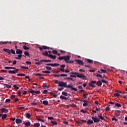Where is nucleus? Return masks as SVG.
Returning a JSON list of instances; mask_svg holds the SVG:
<instances>
[{
    "instance_id": "38",
    "label": "nucleus",
    "mask_w": 127,
    "mask_h": 127,
    "mask_svg": "<svg viewBox=\"0 0 127 127\" xmlns=\"http://www.w3.org/2000/svg\"><path fill=\"white\" fill-rule=\"evenodd\" d=\"M52 52L53 54H57V53H58L57 50H53Z\"/></svg>"
},
{
    "instance_id": "42",
    "label": "nucleus",
    "mask_w": 127,
    "mask_h": 127,
    "mask_svg": "<svg viewBox=\"0 0 127 127\" xmlns=\"http://www.w3.org/2000/svg\"><path fill=\"white\" fill-rule=\"evenodd\" d=\"M110 110H111V108H110V105H109L106 108V111H107V112L110 111Z\"/></svg>"
},
{
    "instance_id": "59",
    "label": "nucleus",
    "mask_w": 127,
    "mask_h": 127,
    "mask_svg": "<svg viewBox=\"0 0 127 127\" xmlns=\"http://www.w3.org/2000/svg\"><path fill=\"white\" fill-rule=\"evenodd\" d=\"M60 64H54V67H57V66H60Z\"/></svg>"
},
{
    "instance_id": "50",
    "label": "nucleus",
    "mask_w": 127,
    "mask_h": 127,
    "mask_svg": "<svg viewBox=\"0 0 127 127\" xmlns=\"http://www.w3.org/2000/svg\"><path fill=\"white\" fill-rule=\"evenodd\" d=\"M43 87H44V88H48V86L46 83H44L43 84Z\"/></svg>"
},
{
    "instance_id": "22",
    "label": "nucleus",
    "mask_w": 127,
    "mask_h": 127,
    "mask_svg": "<svg viewBox=\"0 0 127 127\" xmlns=\"http://www.w3.org/2000/svg\"><path fill=\"white\" fill-rule=\"evenodd\" d=\"M49 57L52 59H56V56H53L52 55H49Z\"/></svg>"
},
{
    "instance_id": "8",
    "label": "nucleus",
    "mask_w": 127,
    "mask_h": 127,
    "mask_svg": "<svg viewBox=\"0 0 127 127\" xmlns=\"http://www.w3.org/2000/svg\"><path fill=\"white\" fill-rule=\"evenodd\" d=\"M74 61H75L78 65H84V62H83V61H81L80 60H74Z\"/></svg>"
},
{
    "instance_id": "15",
    "label": "nucleus",
    "mask_w": 127,
    "mask_h": 127,
    "mask_svg": "<svg viewBox=\"0 0 127 127\" xmlns=\"http://www.w3.org/2000/svg\"><path fill=\"white\" fill-rule=\"evenodd\" d=\"M3 51H4V52H6L7 53H8V54L9 55H10L11 53H10V51L9 50V49H3Z\"/></svg>"
},
{
    "instance_id": "1",
    "label": "nucleus",
    "mask_w": 127,
    "mask_h": 127,
    "mask_svg": "<svg viewBox=\"0 0 127 127\" xmlns=\"http://www.w3.org/2000/svg\"><path fill=\"white\" fill-rule=\"evenodd\" d=\"M70 74H72L73 75V78H77V76L78 78H80V79H82V80H87L86 76L82 74H79L77 72H71Z\"/></svg>"
},
{
    "instance_id": "63",
    "label": "nucleus",
    "mask_w": 127,
    "mask_h": 127,
    "mask_svg": "<svg viewBox=\"0 0 127 127\" xmlns=\"http://www.w3.org/2000/svg\"><path fill=\"white\" fill-rule=\"evenodd\" d=\"M36 119L37 120V121H39L40 122V121L41 120V119L40 118V117L37 116L36 117Z\"/></svg>"
},
{
    "instance_id": "10",
    "label": "nucleus",
    "mask_w": 127,
    "mask_h": 127,
    "mask_svg": "<svg viewBox=\"0 0 127 127\" xmlns=\"http://www.w3.org/2000/svg\"><path fill=\"white\" fill-rule=\"evenodd\" d=\"M6 117H7V116L6 115V114H1L0 113V118H1L2 120H5V119H6Z\"/></svg>"
},
{
    "instance_id": "58",
    "label": "nucleus",
    "mask_w": 127,
    "mask_h": 127,
    "mask_svg": "<svg viewBox=\"0 0 127 127\" xmlns=\"http://www.w3.org/2000/svg\"><path fill=\"white\" fill-rule=\"evenodd\" d=\"M42 62H45V60H42L39 61V63H40V65H41V64H42Z\"/></svg>"
},
{
    "instance_id": "53",
    "label": "nucleus",
    "mask_w": 127,
    "mask_h": 127,
    "mask_svg": "<svg viewBox=\"0 0 127 127\" xmlns=\"http://www.w3.org/2000/svg\"><path fill=\"white\" fill-rule=\"evenodd\" d=\"M80 112L81 113H84V114H87V111H85V110H84L83 109H81L80 110Z\"/></svg>"
},
{
    "instance_id": "29",
    "label": "nucleus",
    "mask_w": 127,
    "mask_h": 127,
    "mask_svg": "<svg viewBox=\"0 0 127 127\" xmlns=\"http://www.w3.org/2000/svg\"><path fill=\"white\" fill-rule=\"evenodd\" d=\"M60 99L62 100H68V98L65 97L62 95L60 96Z\"/></svg>"
},
{
    "instance_id": "56",
    "label": "nucleus",
    "mask_w": 127,
    "mask_h": 127,
    "mask_svg": "<svg viewBox=\"0 0 127 127\" xmlns=\"http://www.w3.org/2000/svg\"><path fill=\"white\" fill-rule=\"evenodd\" d=\"M115 97H120V93H116L114 94Z\"/></svg>"
},
{
    "instance_id": "19",
    "label": "nucleus",
    "mask_w": 127,
    "mask_h": 127,
    "mask_svg": "<svg viewBox=\"0 0 127 127\" xmlns=\"http://www.w3.org/2000/svg\"><path fill=\"white\" fill-rule=\"evenodd\" d=\"M17 110H23V109H24V107H23V105H20L17 106Z\"/></svg>"
},
{
    "instance_id": "16",
    "label": "nucleus",
    "mask_w": 127,
    "mask_h": 127,
    "mask_svg": "<svg viewBox=\"0 0 127 127\" xmlns=\"http://www.w3.org/2000/svg\"><path fill=\"white\" fill-rule=\"evenodd\" d=\"M65 88H69V89H71L73 88V84L72 83H70L68 85H67V84L66 85Z\"/></svg>"
},
{
    "instance_id": "27",
    "label": "nucleus",
    "mask_w": 127,
    "mask_h": 127,
    "mask_svg": "<svg viewBox=\"0 0 127 127\" xmlns=\"http://www.w3.org/2000/svg\"><path fill=\"white\" fill-rule=\"evenodd\" d=\"M24 125L26 127H28V126H30V125H31V123H30V122H28L25 123Z\"/></svg>"
},
{
    "instance_id": "54",
    "label": "nucleus",
    "mask_w": 127,
    "mask_h": 127,
    "mask_svg": "<svg viewBox=\"0 0 127 127\" xmlns=\"http://www.w3.org/2000/svg\"><path fill=\"white\" fill-rule=\"evenodd\" d=\"M20 68L22 69H29L28 67H25L24 66H21Z\"/></svg>"
},
{
    "instance_id": "49",
    "label": "nucleus",
    "mask_w": 127,
    "mask_h": 127,
    "mask_svg": "<svg viewBox=\"0 0 127 127\" xmlns=\"http://www.w3.org/2000/svg\"><path fill=\"white\" fill-rule=\"evenodd\" d=\"M42 73H50L51 72L49 70H45V71H43Z\"/></svg>"
},
{
    "instance_id": "7",
    "label": "nucleus",
    "mask_w": 127,
    "mask_h": 127,
    "mask_svg": "<svg viewBox=\"0 0 127 127\" xmlns=\"http://www.w3.org/2000/svg\"><path fill=\"white\" fill-rule=\"evenodd\" d=\"M70 56H64V60L65 62V63H68L69 60H70Z\"/></svg>"
},
{
    "instance_id": "26",
    "label": "nucleus",
    "mask_w": 127,
    "mask_h": 127,
    "mask_svg": "<svg viewBox=\"0 0 127 127\" xmlns=\"http://www.w3.org/2000/svg\"><path fill=\"white\" fill-rule=\"evenodd\" d=\"M43 104L45 106H48V101L44 100L43 101Z\"/></svg>"
},
{
    "instance_id": "48",
    "label": "nucleus",
    "mask_w": 127,
    "mask_h": 127,
    "mask_svg": "<svg viewBox=\"0 0 127 127\" xmlns=\"http://www.w3.org/2000/svg\"><path fill=\"white\" fill-rule=\"evenodd\" d=\"M89 85L90 86V87H92V88H96V86L94 85L93 84L91 83V82L89 83Z\"/></svg>"
},
{
    "instance_id": "40",
    "label": "nucleus",
    "mask_w": 127,
    "mask_h": 127,
    "mask_svg": "<svg viewBox=\"0 0 127 127\" xmlns=\"http://www.w3.org/2000/svg\"><path fill=\"white\" fill-rule=\"evenodd\" d=\"M100 71H101L102 73H107V70L106 69H101Z\"/></svg>"
},
{
    "instance_id": "28",
    "label": "nucleus",
    "mask_w": 127,
    "mask_h": 127,
    "mask_svg": "<svg viewBox=\"0 0 127 127\" xmlns=\"http://www.w3.org/2000/svg\"><path fill=\"white\" fill-rule=\"evenodd\" d=\"M101 82H102V83H105V84H106V85H108V81L105 80V79H102Z\"/></svg>"
},
{
    "instance_id": "46",
    "label": "nucleus",
    "mask_w": 127,
    "mask_h": 127,
    "mask_svg": "<svg viewBox=\"0 0 127 127\" xmlns=\"http://www.w3.org/2000/svg\"><path fill=\"white\" fill-rule=\"evenodd\" d=\"M45 68L47 70H52V68L50 66H45Z\"/></svg>"
},
{
    "instance_id": "23",
    "label": "nucleus",
    "mask_w": 127,
    "mask_h": 127,
    "mask_svg": "<svg viewBox=\"0 0 127 127\" xmlns=\"http://www.w3.org/2000/svg\"><path fill=\"white\" fill-rule=\"evenodd\" d=\"M51 124H52V125H54L55 126H57V125H58V123L56 122V121H51Z\"/></svg>"
},
{
    "instance_id": "12",
    "label": "nucleus",
    "mask_w": 127,
    "mask_h": 127,
    "mask_svg": "<svg viewBox=\"0 0 127 127\" xmlns=\"http://www.w3.org/2000/svg\"><path fill=\"white\" fill-rule=\"evenodd\" d=\"M81 102H83L84 103L83 104V107H87L88 106V101L87 100H81Z\"/></svg>"
},
{
    "instance_id": "17",
    "label": "nucleus",
    "mask_w": 127,
    "mask_h": 127,
    "mask_svg": "<svg viewBox=\"0 0 127 127\" xmlns=\"http://www.w3.org/2000/svg\"><path fill=\"white\" fill-rule=\"evenodd\" d=\"M7 43H9V44H11V43H12V42H0V44L2 45V44H6Z\"/></svg>"
},
{
    "instance_id": "43",
    "label": "nucleus",
    "mask_w": 127,
    "mask_h": 127,
    "mask_svg": "<svg viewBox=\"0 0 127 127\" xmlns=\"http://www.w3.org/2000/svg\"><path fill=\"white\" fill-rule=\"evenodd\" d=\"M10 52L12 54H15V51L14 50H13V49H11Z\"/></svg>"
},
{
    "instance_id": "41",
    "label": "nucleus",
    "mask_w": 127,
    "mask_h": 127,
    "mask_svg": "<svg viewBox=\"0 0 127 127\" xmlns=\"http://www.w3.org/2000/svg\"><path fill=\"white\" fill-rule=\"evenodd\" d=\"M96 77H99V78H102V79H103V78H104V77L101 75V74H97L96 75Z\"/></svg>"
},
{
    "instance_id": "32",
    "label": "nucleus",
    "mask_w": 127,
    "mask_h": 127,
    "mask_svg": "<svg viewBox=\"0 0 127 127\" xmlns=\"http://www.w3.org/2000/svg\"><path fill=\"white\" fill-rule=\"evenodd\" d=\"M13 87L15 90H18V89H19V87H17L16 84H14Z\"/></svg>"
},
{
    "instance_id": "45",
    "label": "nucleus",
    "mask_w": 127,
    "mask_h": 127,
    "mask_svg": "<svg viewBox=\"0 0 127 127\" xmlns=\"http://www.w3.org/2000/svg\"><path fill=\"white\" fill-rule=\"evenodd\" d=\"M98 117H99V119H100L101 120H105V119L104 118V117L102 116V115H98Z\"/></svg>"
},
{
    "instance_id": "44",
    "label": "nucleus",
    "mask_w": 127,
    "mask_h": 127,
    "mask_svg": "<svg viewBox=\"0 0 127 127\" xmlns=\"http://www.w3.org/2000/svg\"><path fill=\"white\" fill-rule=\"evenodd\" d=\"M59 60H64V56H60L59 57Z\"/></svg>"
},
{
    "instance_id": "5",
    "label": "nucleus",
    "mask_w": 127,
    "mask_h": 127,
    "mask_svg": "<svg viewBox=\"0 0 127 127\" xmlns=\"http://www.w3.org/2000/svg\"><path fill=\"white\" fill-rule=\"evenodd\" d=\"M66 84L67 82H64V81H60L59 82V86L60 87H64V88H66Z\"/></svg>"
},
{
    "instance_id": "13",
    "label": "nucleus",
    "mask_w": 127,
    "mask_h": 127,
    "mask_svg": "<svg viewBox=\"0 0 127 127\" xmlns=\"http://www.w3.org/2000/svg\"><path fill=\"white\" fill-rule=\"evenodd\" d=\"M88 125H93L94 124V121L92 119H89L87 122Z\"/></svg>"
},
{
    "instance_id": "61",
    "label": "nucleus",
    "mask_w": 127,
    "mask_h": 127,
    "mask_svg": "<svg viewBox=\"0 0 127 127\" xmlns=\"http://www.w3.org/2000/svg\"><path fill=\"white\" fill-rule=\"evenodd\" d=\"M35 94H36V95H38V94H40V92L39 91L35 90Z\"/></svg>"
},
{
    "instance_id": "47",
    "label": "nucleus",
    "mask_w": 127,
    "mask_h": 127,
    "mask_svg": "<svg viewBox=\"0 0 127 127\" xmlns=\"http://www.w3.org/2000/svg\"><path fill=\"white\" fill-rule=\"evenodd\" d=\"M0 72H2V73H7V70L5 69H1Z\"/></svg>"
},
{
    "instance_id": "36",
    "label": "nucleus",
    "mask_w": 127,
    "mask_h": 127,
    "mask_svg": "<svg viewBox=\"0 0 127 127\" xmlns=\"http://www.w3.org/2000/svg\"><path fill=\"white\" fill-rule=\"evenodd\" d=\"M115 106L116 107H118V108L122 107V105H121V104H119V103H116Z\"/></svg>"
},
{
    "instance_id": "20",
    "label": "nucleus",
    "mask_w": 127,
    "mask_h": 127,
    "mask_svg": "<svg viewBox=\"0 0 127 127\" xmlns=\"http://www.w3.org/2000/svg\"><path fill=\"white\" fill-rule=\"evenodd\" d=\"M29 93H30V94H35V90H33L32 89H29L28 91Z\"/></svg>"
},
{
    "instance_id": "11",
    "label": "nucleus",
    "mask_w": 127,
    "mask_h": 127,
    "mask_svg": "<svg viewBox=\"0 0 127 127\" xmlns=\"http://www.w3.org/2000/svg\"><path fill=\"white\" fill-rule=\"evenodd\" d=\"M15 123H16V124L18 125L19 124H21L22 123V121L21 120V119H16L15 120Z\"/></svg>"
},
{
    "instance_id": "37",
    "label": "nucleus",
    "mask_w": 127,
    "mask_h": 127,
    "mask_svg": "<svg viewBox=\"0 0 127 127\" xmlns=\"http://www.w3.org/2000/svg\"><path fill=\"white\" fill-rule=\"evenodd\" d=\"M17 95L19 96V97H20V96H21V92H20V91L18 90L17 91Z\"/></svg>"
},
{
    "instance_id": "55",
    "label": "nucleus",
    "mask_w": 127,
    "mask_h": 127,
    "mask_svg": "<svg viewBox=\"0 0 127 127\" xmlns=\"http://www.w3.org/2000/svg\"><path fill=\"white\" fill-rule=\"evenodd\" d=\"M5 103H10V99H6Z\"/></svg>"
},
{
    "instance_id": "6",
    "label": "nucleus",
    "mask_w": 127,
    "mask_h": 127,
    "mask_svg": "<svg viewBox=\"0 0 127 127\" xmlns=\"http://www.w3.org/2000/svg\"><path fill=\"white\" fill-rule=\"evenodd\" d=\"M18 71H19L18 69H16L13 70H9L8 73L11 74H16V73H18Z\"/></svg>"
},
{
    "instance_id": "57",
    "label": "nucleus",
    "mask_w": 127,
    "mask_h": 127,
    "mask_svg": "<svg viewBox=\"0 0 127 127\" xmlns=\"http://www.w3.org/2000/svg\"><path fill=\"white\" fill-rule=\"evenodd\" d=\"M25 64H27V65H31V62L27 61V62H25Z\"/></svg>"
},
{
    "instance_id": "51",
    "label": "nucleus",
    "mask_w": 127,
    "mask_h": 127,
    "mask_svg": "<svg viewBox=\"0 0 127 127\" xmlns=\"http://www.w3.org/2000/svg\"><path fill=\"white\" fill-rule=\"evenodd\" d=\"M67 76H68V74H61V77H67Z\"/></svg>"
},
{
    "instance_id": "33",
    "label": "nucleus",
    "mask_w": 127,
    "mask_h": 127,
    "mask_svg": "<svg viewBox=\"0 0 127 127\" xmlns=\"http://www.w3.org/2000/svg\"><path fill=\"white\" fill-rule=\"evenodd\" d=\"M62 95H63V96H65V97H67V96H68V93H67V92L63 91L62 92Z\"/></svg>"
},
{
    "instance_id": "2",
    "label": "nucleus",
    "mask_w": 127,
    "mask_h": 127,
    "mask_svg": "<svg viewBox=\"0 0 127 127\" xmlns=\"http://www.w3.org/2000/svg\"><path fill=\"white\" fill-rule=\"evenodd\" d=\"M16 54H18V57H15V59H21L22 57V50L20 49H16Z\"/></svg>"
},
{
    "instance_id": "3",
    "label": "nucleus",
    "mask_w": 127,
    "mask_h": 127,
    "mask_svg": "<svg viewBox=\"0 0 127 127\" xmlns=\"http://www.w3.org/2000/svg\"><path fill=\"white\" fill-rule=\"evenodd\" d=\"M38 48H39L40 51H43V49L44 50H45L46 49H48V50H49V49H50L49 47L46 46H42V47H38Z\"/></svg>"
},
{
    "instance_id": "24",
    "label": "nucleus",
    "mask_w": 127,
    "mask_h": 127,
    "mask_svg": "<svg viewBox=\"0 0 127 127\" xmlns=\"http://www.w3.org/2000/svg\"><path fill=\"white\" fill-rule=\"evenodd\" d=\"M102 82L101 80H99V81H97L96 83V84L97 85V86H102Z\"/></svg>"
},
{
    "instance_id": "64",
    "label": "nucleus",
    "mask_w": 127,
    "mask_h": 127,
    "mask_svg": "<svg viewBox=\"0 0 127 127\" xmlns=\"http://www.w3.org/2000/svg\"><path fill=\"white\" fill-rule=\"evenodd\" d=\"M11 66H5L4 67V69H11Z\"/></svg>"
},
{
    "instance_id": "21",
    "label": "nucleus",
    "mask_w": 127,
    "mask_h": 127,
    "mask_svg": "<svg viewBox=\"0 0 127 127\" xmlns=\"http://www.w3.org/2000/svg\"><path fill=\"white\" fill-rule=\"evenodd\" d=\"M85 61H86V62H88V63H93V62H94L93 60L88 59H85Z\"/></svg>"
},
{
    "instance_id": "9",
    "label": "nucleus",
    "mask_w": 127,
    "mask_h": 127,
    "mask_svg": "<svg viewBox=\"0 0 127 127\" xmlns=\"http://www.w3.org/2000/svg\"><path fill=\"white\" fill-rule=\"evenodd\" d=\"M65 64L61 65L60 68V71H61L62 72H65Z\"/></svg>"
},
{
    "instance_id": "18",
    "label": "nucleus",
    "mask_w": 127,
    "mask_h": 127,
    "mask_svg": "<svg viewBox=\"0 0 127 127\" xmlns=\"http://www.w3.org/2000/svg\"><path fill=\"white\" fill-rule=\"evenodd\" d=\"M42 54L44 56H47L48 57H49V54H48V52L47 51H45V52L42 53Z\"/></svg>"
},
{
    "instance_id": "25",
    "label": "nucleus",
    "mask_w": 127,
    "mask_h": 127,
    "mask_svg": "<svg viewBox=\"0 0 127 127\" xmlns=\"http://www.w3.org/2000/svg\"><path fill=\"white\" fill-rule=\"evenodd\" d=\"M4 86L5 87H6V88H7V89H10V88H11V85H10L4 84Z\"/></svg>"
},
{
    "instance_id": "35",
    "label": "nucleus",
    "mask_w": 127,
    "mask_h": 127,
    "mask_svg": "<svg viewBox=\"0 0 127 127\" xmlns=\"http://www.w3.org/2000/svg\"><path fill=\"white\" fill-rule=\"evenodd\" d=\"M24 53L25 56H28V57H29L30 55H29V53H28V52H25Z\"/></svg>"
},
{
    "instance_id": "52",
    "label": "nucleus",
    "mask_w": 127,
    "mask_h": 127,
    "mask_svg": "<svg viewBox=\"0 0 127 127\" xmlns=\"http://www.w3.org/2000/svg\"><path fill=\"white\" fill-rule=\"evenodd\" d=\"M83 97L84 99H86L88 97V94H83Z\"/></svg>"
},
{
    "instance_id": "31",
    "label": "nucleus",
    "mask_w": 127,
    "mask_h": 127,
    "mask_svg": "<svg viewBox=\"0 0 127 127\" xmlns=\"http://www.w3.org/2000/svg\"><path fill=\"white\" fill-rule=\"evenodd\" d=\"M10 98L11 100H14V99H15V95H10Z\"/></svg>"
},
{
    "instance_id": "4",
    "label": "nucleus",
    "mask_w": 127,
    "mask_h": 127,
    "mask_svg": "<svg viewBox=\"0 0 127 127\" xmlns=\"http://www.w3.org/2000/svg\"><path fill=\"white\" fill-rule=\"evenodd\" d=\"M91 119H92L94 123H99V122L101 121V119H100V118H97V116L92 117Z\"/></svg>"
},
{
    "instance_id": "30",
    "label": "nucleus",
    "mask_w": 127,
    "mask_h": 127,
    "mask_svg": "<svg viewBox=\"0 0 127 127\" xmlns=\"http://www.w3.org/2000/svg\"><path fill=\"white\" fill-rule=\"evenodd\" d=\"M34 126L35 127H40V124L39 123H35L34 124Z\"/></svg>"
},
{
    "instance_id": "60",
    "label": "nucleus",
    "mask_w": 127,
    "mask_h": 127,
    "mask_svg": "<svg viewBox=\"0 0 127 127\" xmlns=\"http://www.w3.org/2000/svg\"><path fill=\"white\" fill-rule=\"evenodd\" d=\"M71 90H73V91H75V92H77V91H78V89H77V88L74 87H72L71 88Z\"/></svg>"
},
{
    "instance_id": "34",
    "label": "nucleus",
    "mask_w": 127,
    "mask_h": 127,
    "mask_svg": "<svg viewBox=\"0 0 127 127\" xmlns=\"http://www.w3.org/2000/svg\"><path fill=\"white\" fill-rule=\"evenodd\" d=\"M26 118H27L28 119H29V118H30V117H31V115H30V114L29 113H27L26 114Z\"/></svg>"
},
{
    "instance_id": "14",
    "label": "nucleus",
    "mask_w": 127,
    "mask_h": 127,
    "mask_svg": "<svg viewBox=\"0 0 127 127\" xmlns=\"http://www.w3.org/2000/svg\"><path fill=\"white\" fill-rule=\"evenodd\" d=\"M1 111L2 113H4L5 114H6V113H8V110L7 109L2 108L1 109Z\"/></svg>"
},
{
    "instance_id": "62",
    "label": "nucleus",
    "mask_w": 127,
    "mask_h": 127,
    "mask_svg": "<svg viewBox=\"0 0 127 127\" xmlns=\"http://www.w3.org/2000/svg\"><path fill=\"white\" fill-rule=\"evenodd\" d=\"M112 121H115V122H118V119H116V118L114 117L112 119Z\"/></svg>"
},
{
    "instance_id": "39",
    "label": "nucleus",
    "mask_w": 127,
    "mask_h": 127,
    "mask_svg": "<svg viewBox=\"0 0 127 127\" xmlns=\"http://www.w3.org/2000/svg\"><path fill=\"white\" fill-rule=\"evenodd\" d=\"M23 48L24 50H28V49H29V48L27 47L26 46H23Z\"/></svg>"
}]
</instances>
